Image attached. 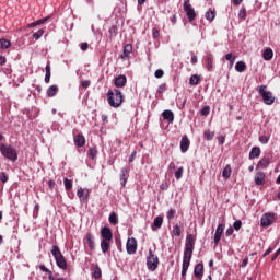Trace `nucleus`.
I'll return each mask as SVG.
<instances>
[{"mask_svg":"<svg viewBox=\"0 0 280 280\" xmlns=\"http://www.w3.org/2000/svg\"><path fill=\"white\" fill-rule=\"evenodd\" d=\"M195 246H196V237L194 236V234H188L186 236V243L184 248L182 277L187 276V270H189V265L191 264V257H194Z\"/></svg>","mask_w":280,"mask_h":280,"instance_id":"obj_1","label":"nucleus"},{"mask_svg":"<svg viewBox=\"0 0 280 280\" xmlns=\"http://www.w3.org/2000/svg\"><path fill=\"white\" fill-rule=\"evenodd\" d=\"M107 102L112 108H119L124 104V93H121V90H109L107 92Z\"/></svg>","mask_w":280,"mask_h":280,"instance_id":"obj_2","label":"nucleus"},{"mask_svg":"<svg viewBox=\"0 0 280 280\" xmlns=\"http://www.w3.org/2000/svg\"><path fill=\"white\" fill-rule=\"evenodd\" d=\"M51 255L55 258L58 268H60L61 270H67V259H65V256L62 255L60 247H58L57 245H52Z\"/></svg>","mask_w":280,"mask_h":280,"instance_id":"obj_3","label":"nucleus"},{"mask_svg":"<svg viewBox=\"0 0 280 280\" xmlns=\"http://www.w3.org/2000/svg\"><path fill=\"white\" fill-rule=\"evenodd\" d=\"M0 152L4 159L9 161H18L19 160V152L16 149L10 144H0Z\"/></svg>","mask_w":280,"mask_h":280,"instance_id":"obj_4","label":"nucleus"},{"mask_svg":"<svg viewBox=\"0 0 280 280\" xmlns=\"http://www.w3.org/2000/svg\"><path fill=\"white\" fill-rule=\"evenodd\" d=\"M256 91L262 97L264 104H266L267 106H272V104H275L276 97L272 92L268 91L267 85H260L256 89Z\"/></svg>","mask_w":280,"mask_h":280,"instance_id":"obj_5","label":"nucleus"},{"mask_svg":"<svg viewBox=\"0 0 280 280\" xmlns=\"http://www.w3.org/2000/svg\"><path fill=\"white\" fill-rule=\"evenodd\" d=\"M147 268L151 272H154V270L159 268V256L154 255L152 249L149 250V255L147 257Z\"/></svg>","mask_w":280,"mask_h":280,"instance_id":"obj_6","label":"nucleus"},{"mask_svg":"<svg viewBox=\"0 0 280 280\" xmlns=\"http://www.w3.org/2000/svg\"><path fill=\"white\" fill-rule=\"evenodd\" d=\"M184 11L186 13V16L188 18L189 23H192V21L196 20V10L194 9V7H191L189 0L184 1Z\"/></svg>","mask_w":280,"mask_h":280,"instance_id":"obj_7","label":"nucleus"},{"mask_svg":"<svg viewBox=\"0 0 280 280\" xmlns=\"http://www.w3.org/2000/svg\"><path fill=\"white\" fill-rule=\"evenodd\" d=\"M224 229H226V225L224 223H219V225L217 226L214 237H213L215 246L220 244V240H222Z\"/></svg>","mask_w":280,"mask_h":280,"instance_id":"obj_8","label":"nucleus"},{"mask_svg":"<svg viewBox=\"0 0 280 280\" xmlns=\"http://www.w3.org/2000/svg\"><path fill=\"white\" fill-rule=\"evenodd\" d=\"M275 222V214L265 213L260 219V226L268 228Z\"/></svg>","mask_w":280,"mask_h":280,"instance_id":"obj_9","label":"nucleus"},{"mask_svg":"<svg viewBox=\"0 0 280 280\" xmlns=\"http://www.w3.org/2000/svg\"><path fill=\"white\" fill-rule=\"evenodd\" d=\"M126 248H127L128 255H135V253H137V238L135 237L128 238Z\"/></svg>","mask_w":280,"mask_h":280,"instance_id":"obj_10","label":"nucleus"},{"mask_svg":"<svg viewBox=\"0 0 280 280\" xmlns=\"http://www.w3.org/2000/svg\"><path fill=\"white\" fill-rule=\"evenodd\" d=\"M78 198H80V202H89V197L91 196V190L88 188H79L77 191Z\"/></svg>","mask_w":280,"mask_h":280,"instance_id":"obj_11","label":"nucleus"},{"mask_svg":"<svg viewBox=\"0 0 280 280\" xmlns=\"http://www.w3.org/2000/svg\"><path fill=\"white\" fill-rule=\"evenodd\" d=\"M101 237H102V241L113 242V230H110V228L108 226H103L101 229Z\"/></svg>","mask_w":280,"mask_h":280,"instance_id":"obj_12","label":"nucleus"},{"mask_svg":"<svg viewBox=\"0 0 280 280\" xmlns=\"http://www.w3.org/2000/svg\"><path fill=\"white\" fill-rule=\"evenodd\" d=\"M127 83H128V78H126V75L124 74H120L114 79V84L116 89H124V86H126Z\"/></svg>","mask_w":280,"mask_h":280,"instance_id":"obj_13","label":"nucleus"},{"mask_svg":"<svg viewBox=\"0 0 280 280\" xmlns=\"http://www.w3.org/2000/svg\"><path fill=\"white\" fill-rule=\"evenodd\" d=\"M128 176H130V168L122 167L120 173V185L121 187H126V183H128Z\"/></svg>","mask_w":280,"mask_h":280,"instance_id":"obj_14","label":"nucleus"},{"mask_svg":"<svg viewBox=\"0 0 280 280\" xmlns=\"http://www.w3.org/2000/svg\"><path fill=\"white\" fill-rule=\"evenodd\" d=\"M194 275L196 279H202L205 275V265L202 262H199L195 266Z\"/></svg>","mask_w":280,"mask_h":280,"instance_id":"obj_15","label":"nucleus"},{"mask_svg":"<svg viewBox=\"0 0 280 280\" xmlns=\"http://www.w3.org/2000/svg\"><path fill=\"white\" fill-rule=\"evenodd\" d=\"M73 141L77 148H84V145L86 144V138H84L82 133L74 136Z\"/></svg>","mask_w":280,"mask_h":280,"instance_id":"obj_16","label":"nucleus"},{"mask_svg":"<svg viewBox=\"0 0 280 280\" xmlns=\"http://www.w3.org/2000/svg\"><path fill=\"white\" fill-rule=\"evenodd\" d=\"M203 60L206 62V67L208 71L213 70V54L207 52L206 56L203 57Z\"/></svg>","mask_w":280,"mask_h":280,"instance_id":"obj_17","label":"nucleus"},{"mask_svg":"<svg viewBox=\"0 0 280 280\" xmlns=\"http://www.w3.org/2000/svg\"><path fill=\"white\" fill-rule=\"evenodd\" d=\"M85 240L90 250H95V236L93 235V233L88 232L85 235Z\"/></svg>","mask_w":280,"mask_h":280,"instance_id":"obj_18","label":"nucleus"},{"mask_svg":"<svg viewBox=\"0 0 280 280\" xmlns=\"http://www.w3.org/2000/svg\"><path fill=\"white\" fill-rule=\"evenodd\" d=\"M91 272L93 279H102V269L100 268V265H92Z\"/></svg>","mask_w":280,"mask_h":280,"instance_id":"obj_19","label":"nucleus"},{"mask_svg":"<svg viewBox=\"0 0 280 280\" xmlns=\"http://www.w3.org/2000/svg\"><path fill=\"white\" fill-rule=\"evenodd\" d=\"M264 180H266V173L261 171L257 172L254 177L255 185H264Z\"/></svg>","mask_w":280,"mask_h":280,"instance_id":"obj_20","label":"nucleus"},{"mask_svg":"<svg viewBox=\"0 0 280 280\" xmlns=\"http://www.w3.org/2000/svg\"><path fill=\"white\" fill-rule=\"evenodd\" d=\"M270 165V158L264 156L262 159L259 160L256 170H266Z\"/></svg>","mask_w":280,"mask_h":280,"instance_id":"obj_21","label":"nucleus"},{"mask_svg":"<svg viewBox=\"0 0 280 280\" xmlns=\"http://www.w3.org/2000/svg\"><path fill=\"white\" fill-rule=\"evenodd\" d=\"M189 145H190V142H189V138L185 135L182 137V140H180V150L183 153L187 152V150H189Z\"/></svg>","mask_w":280,"mask_h":280,"instance_id":"obj_22","label":"nucleus"},{"mask_svg":"<svg viewBox=\"0 0 280 280\" xmlns=\"http://www.w3.org/2000/svg\"><path fill=\"white\" fill-rule=\"evenodd\" d=\"M130 54H132V46L131 44H126L120 55L121 60H126V58H130Z\"/></svg>","mask_w":280,"mask_h":280,"instance_id":"obj_23","label":"nucleus"},{"mask_svg":"<svg viewBox=\"0 0 280 280\" xmlns=\"http://www.w3.org/2000/svg\"><path fill=\"white\" fill-rule=\"evenodd\" d=\"M261 156V149L259 147H253L249 152V161H253L254 159H259Z\"/></svg>","mask_w":280,"mask_h":280,"instance_id":"obj_24","label":"nucleus"},{"mask_svg":"<svg viewBox=\"0 0 280 280\" xmlns=\"http://www.w3.org/2000/svg\"><path fill=\"white\" fill-rule=\"evenodd\" d=\"M162 117L168 121V124H174V112L166 109L162 113Z\"/></svg>","mask_w":280,"mask_h":280,"instance_id":"obj_25","label":"nucleus"},{"mask_svg":"<svg viewBox=\"0 0 280 280\" xmlns=\"http://www.w3.org/2000/svg\"><path fill=\"white\" fill-rule=\"evenodd\" d=\"M163 226V217L159 215L153 220L152 231H159Z\"/></svg>","mask_w":280,"mask_h":280,"instance_id":"obj_26","label":"nucleus"},{"mask_svg":"<svg viewBox=\"0 0 280 280\" xmlns=\"http://www.w3.org/2000/svg\"><path fill=\"white\" fill-rule=\"evenodd\" d=\"M49 19H51V16H46L44 19L37 20L36 22H32L27 24V27L32 30V27H36L38 25H45V23H47Z\"/></svg>","mask_w":280,"mask_h":280,"instance_id":"obj_27","label":"nucleus"},{"mask_svg":"<svg viewBox=\"0 0 280 280\" xmlns=\"http://www.w3.org/2000/svg\"><path fill=\"white\" fill-rule=\"evenodd\" d=\"M108 221L113 226H117V224H119V217L117 215V212H110Z\"/></svg>","mask_w":280,"mask_h":280,"instance_id":"obj_28","label":"nucleus"},{"mask_svg":"<svg viewBox=\"0 0 280 280\" xmlns=\"http://www.w3.org/2000/svg\"><path fill=\"white\" fill-rule=\"evenodd\" d=\"M101 250L106 255L110 250V241H101Z\"/></svg>","mask_w":280,"mask_h":280,"instance_id":"obj_29","label":"nucleus"},{"mask_svg":"<svg viewBox=\"0 0 280 280\" xmlns=\"http://www.w3.org/2000/svg\"><path fill=\"white\" fill-rule=\"evenodd\" d=\"M47 95L48 97H56L58 95V85H50L47 89Z\"/></svg>","mask_w":280,"mask_h":280,"instance_id":"obj_30","label":"nucleus"},{"mask_svg":"<svg viewBox=\"0 0 280 280\" xmlns=\"http://www.w3.org/2000/svg\"><path fill=\"white\" fill-rule=\"evenodd\" d=\"M97 147H91L89 150H88V156L90 159H92V161H95V159H97Z\"/></svg>","mask_w":280,"mask_h":280,"instance_id":"obj_31","label":"nucleus"},{"mask_svg":"<svg viewBox=\"0 0 280 280\" xmlns=\"http://www.w3.org/2000/svg\"><path fill=\"white\" fill-rule=\"evenodd\" d=\"M233 173V168H231V165L228 164L222 172V176L225 178V180H229L231 178V174Z\"/></svg>","mask_w":280,"mask_h":280,"instance_id":"obj_32","label":"nucleus"},{"mask_svg":"<svg viewBox=\"0 0 280 280\" xmlns=\"http://www.w3.org/2000/svg\"><path fill=\"white\" fill-rule=\"evenodd\" d=\"M275 56V51H272V48H267L264 52H262V58L264 60H270L271 58H273Z\"/></svg>","mask_w":280,"mask_h":280,"instance_id":"obj_33","label":"nucleus"},{"mask_svg":"<svg viewBox=\"0 0 280 280\" xmlns=\"http://www.w3.org/2000/svg\"><path fill=\"white\" fill-rule=\"evenodd\" d=\"M235 70H236L238 73H244V71H246V62H244V61H238V62H236V65H235Z\"/></svg>","mask_w":280,"mask_h":280,"instance_id":"obj_34","label":"nucleus"},{"mask_svg":"<svg viewBox=\"0 0 280 280\" xmlns=\"http://www.w3.org/2000/svg\"><path fill=\"white\" fill-rule=\"evenodd\" d=\"M189 84L191 86H198V84H200V77L198 74H192L189 79Z\"/></svg>","mask_w":280,"mask_h":280,"instance_id":"obj_35","label":"nucleus"},{"mask_svg":"<svg viewBox=\"0 0 280 280\" xmlns=\"http://www.w3.org/2000/svg\"><path fill=\"white\" fill-rule=\"evenodd\" d=\"M63 185H65L66 191H71V189H73V182L69 178L63 179Z\"/></svg>","mask_w":280,"mask_h":280,"instance_id":"obj_36","label":"nucleus"},{"mask_svg":"<svg viewBox=\"0 0 280 280\" xmlns=\"http://www.w3.org/2000/svg\"><path fill=\"white\" fill-rule=\"evenodd\" d=\"M43 34H45V30L39 28L37 32H35V33L32 35V38H33L34 40H40V38H43Z\"/></svg>","mask_w":280,"mask_h":280,"instance_id":"obj_37","label":"nucleus"},{"mask_svg":"<svg viewBox=\"0 0 280 280\" xmlns=\"http://www.w3.org/2000/svg\"><path fill=\"white\" fill-rule=\"evenodd\" d=\"M203 137L205 139H207V141H213V137H215V132L211 130H206L203 132Z\"/></svg>","mask_w":280,"mask_h":280,"instance_id":"obj_38","label":"nucleus"},{"mask_svg":"<svg viewBox=\"0 0 280 280\" xmlns=\"http://www.w3.org/2000/svg\"><path fill=\"white\" fill-rule=\"evenodd\" d=\"M10 40L5 39V38H1L0 39V49H10Z\"/></svg>","mask_w":280,"mask_h":280,"instance_id":"obj_39","label":"nucleus"},{"mask_svg":"<svg viewBox=\"0 0 280 280\" xmlns=\"http://www.w3.org/2000/svg\"><path fill=\"white\" fill-rule=\"evenodd\" d=\"M118 32H119V28L117 27V25H113L109 28V36H110V38H115V36H117Z\"/></svg>","mask_w":280,"mask_h":280,"instance_id":"obj_40","label":"nucleus"},{"mask_svg":"<svg viewBox=\"0 0 280 280\" xmlns=\"http://www.w3.org/2000/svg\"><path fill=\"white\" fill-rule=\"evenodd\" d=\"M209 113H211V107L209 105L203 106L200 110L202 117H207Z\"/></svg>","mask_w":280,"mask_h":280,"instance_id":"obj_41","label":"nucleus"},{"mask_svg":"<svg viewBox=\"0 0 280 280\" xmlns=\"http://www.w3.org/2000/svg\"><path fill=\"white\" fill-rule=\"evenodd\" d=\"M180 233H182L180 225L175 224V225L173 226V235H174L175 237H180Z\"/></svg>","mask_w":280,"mask_h":280,"instance_id":"obj_42","label":"nucleus"},{"mask_svg":"<svg viewBox=\"0 0 280 280\" xmlns=\"http://www.w3.org/2000/svg\"><path fill=\"white\" fill-rule=\"evenodd\" d=\"M183 172H185V168L180 166L176 172H175V178L176 180H180L183 178Z\"/></svg>","mask_w":280,"mask_h":280,"instance_id":"obj_43","label":"nucleus"},{"mask_svg":"<svg viewBox=\"0 0 280 280\" xmlns=\"http://www.w3.org/2000/svg\"><path fill=\"white\" fill-rule=\"evenodd\" d=\"M206 19L210 23L213 22V20L215 19V12H213V11L206 12Z\"/></svg>","mask_w":280,"mask_h":280,"instance_id":"obj_44","label":"nucleus"},{"mask_svg":"<svg viewBox=\"0 0 280 280\" xmlns=\"http://www.w3.org/2000/svg\"><path fill=\"white\" fill-rule=\"evenodd\" d=\"M238 19H241V21H246V8H241L238 11Z\"/></svg>","mask_w":280,"mask_h":280,"instance_id":"obj_45","label":"nucleus"},{"mask_svg":"<svg viewBox=\"0 0 280 280\" xmlns=\"http://www.w3.org/2000/svg\"><path fill=\"white\" fill-rule=\"evenodd\" d=\"M165 91H167V84H166V83H162V84L158 88L156 93H158L159 95H163V93H165Z\"/></svg>","mask_w":280,"mask_h":280,"instance_id":"obj_46","label":"nucleus"},{"mask_svg":"<svg viewBox=\"0 0 280 280\" xmlns=\"http://www.w3.org/2000/svg\"><path fill=\"white\" fill-rule=\"evenodd\" d=\"M175 215H176V210L172 208L166 213L167 220H174Z\"/></svg>","mask_w":280,"mask_h":280,"instance_id":"obj_47","label":"nucleus"},{"mask_svg":"<svg viewBox=\"0 0 280 280\" xmlns=\"http://www.w3.org/2000/svg\"><path fill=\"white\" fill-rule=\"evenodd\" d=\"M234 231H240V229H242V221L241 220H236L234 223H233V228H232Z\"/></svg>","mask_w":280,"mask_h":280,"instance_id":"obj_48","label":"nucleus"},{"mask_svg":"<svg viewBox=\"0 0 280 280\" xmlns=\"http://www.w3.org/2000/svg\"><path fill=\"white\" fill-rule=\"evenodd\" d=\"M258 140L266 145V143H268V141H270V137L268 136H259Z\"/></svg>","mask_w":280,"mask_h":280,"instance_id":"obj_49","label":"nucleus"},{"mask_svg":"<svg viewBox=\"0 0 280 280\" xmlns=\"http://www.w3.org/2000/svg\"><path fill=\"white\" fill-rule=\"evenodd\" d=\"M237 56H234L233 52H229L225 55V60H228V62H231V60H236Z\"/></svg>","mask_w":280,"mask_h":280,"instance_id":"obj_50","label":"nucleus"},{"mask_svg":"<svg viewBox=\"0 0 280 280\" xmlns=\"http://www.w3.org/2000/svg\"><path fill=\"white\" fill-rule=\"evenodd\" d=\"M191 56V65H198V56H196V54L194 51L190 52Z\"/></svg>","mask_w":280,"mask_h":280,"instance_id":"obj_51","label":"nucleus"},{"mask_svg":"<svg viewBox=\"0 0 280 280\" xmlns=\"http://www.w3.org/2000/svg\"><path fill=\"white\" fill-rule=\"evenodd\" d=\"M154 75H155V78L161 79V78H163V75H165V72L162 69H158L154 72Z\"/></svg>","mask_w":280,"mask_h":280,"instance_id":"obj_52","label":"nucleus"},{"mask_svg":"<svg viewBox=\"0 0 280 280\" xmlns=\"http://www.w3.org/2000/svg\"><path fill=\"white\" fill-rule=\"evenodd\" d=\"M0 182L7 183L8 182V174L5 172L0 173Z\"/></svg>","mask_w":280,"mask_h":280,"instance_id":"obj_53","label":"nucleus"},{"mask_svg":"<svg viewBox=\"0 0 280 280\" xmlns=\"http://www.w3.org/2000/svg\"><path fill=\"white\" fill-rule=\"evenodd\" d=\"M152 36L154 39L161 36V32L159 31V28H152Z\"/></svg>","mask_w":280,"mask_h":280,"instance_id":"obj_54","label":"nucleus"},{"mask_svg":"<svg viewBox=\"0 0 280 280\" xmlns=\"http://www.w3.org/2000/svg\"><path fill=\"white\" fill-rule=\"evenodd\" d=\"M81 86L83 89H89V86H91V80H85L81 82Z\"/></svg>","mask_w":280,"mask_h":280,"instance_id":"obj_55","label":"nucleus"},{"mask_svg":"<svg viewBox=\"0 0 280 280\" xmlns=\"http://www.w3.org/2000/svg\"><path fill=\"white\" fill-rule=\"evenodd\" d=\"M160 189L161 191H167V189H170V184L167 183L161 184Z\"/></svg>","mask_w":280,"mask_h":280,"instance_id":"obj_56","label":"nucleus"},{"mask_svg":"<svg viewBox=\"0 0 280 280\" xmlns=\"http://www.w3.org/2000/svg\"><path fill=\"white\" fill-rule=\"evenodd\" d=\"M137 159V151H132V153L129 156V163H132Z\"/></svg>","mask_w":280,"mask_h":280,"instance_id":"obj_57","label":"nucleus"},{"mask_svg":"<svg viewBox=\"0 0 280 280\" xmlns=\"http://www.w3.org/2000/svg\"><path fill=\"white\" fill-rule=\"evenodd\" d=\"M234 229L233 228H229L228 230H226V232H225V235L228 236V237H231V235H233V233H234Z\"/></svg>","mask_w":280,"mask_h":280,"instance_id":"obj_58","label":"nucleus"},{"mask_svg":"<svg viewBox=\"0 0 280 280\" xmlns=\"http://www.w3.org/2000/svg\"><path fill=\"white\" fill-rule=\"evenodd\" d=\"M80 47L82 51H86V49H89V43H82Z\"/></svg>","mask_w":280,"mask_h":280,"instance_id":"obj_59","label":"nucleus"},{"mask_svg":"<svg viewBox=\"0 0 280 280\" xmlns=\"http://www.w3.org/2000/svg\"><path fill=\"white\" fill-rule=\"evenodd\" d=\"M224 141H226V139L224 138V136H220V137L218 138V142H219L220 145H224Z\"/></svg>","mask_w":280,"mask_h":280,"instance_id":"obj_60","label":"nucleus"},{"mask_svg":"<svg viewBox=\"0 0 280 280\" xmlns=\"http://www.w3.org/2000/svg\"><path fill=\"white\" fill-rule=\"evenodd\" d=\"M48 187L49 189H54V187H56V182H54V179L48 180Z\"/></svg>","mask_w":280,"mask_h":280,"instance_id":"obj_61","label":"nucleus"},{"mask_svg":"<svg viewBox=\"0 0 280 280\" xmlns=\"http://www.w3.org/2000/svg\"><path fill=\"white\" fill-rule=\"evenodd\" d=\"M39 270H42V272H51V270H49L48 268L45 267V265H40L39 266Z\"/></svg>","mask_w":280,"mask_h":280,"instance_id":"obj_62","label":"nucleus"},{"mask_svg":"<svg viewBox=\"0 0 280 280\" xmlns=\"http://www.w3.org/2000/svg\"><path fill=\"white\" fill-rule=\"evenodd\" d=\"M171 23L173 25H176V22L178 21V18L176 16V14H174L171 19H170Z\"/></svg>","mask_w":280,"mask_h":280,"instance_id":"obj_63","label":"nucleus"},{"mask_svg":"<svg viewBox=\"0 0 280 280\" xmlns=\"http://www.w3.org/2000/svg\"><path fill=\"white\" fill-rule=\"evenodd\" d=\"M280 256V248L273 254L271 261H275Z\"/></svg>","mask_w":280,"mask_h":280,"instance_id":"obj_64","label":"nucleus"}]
</instances>
